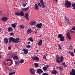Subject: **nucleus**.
Returning a JSON list of instances; mask_svg holds the SVG:
<instances>
[{
    "instance_id": "obj_1",
    "label": "nucleus",
    "mask_w": 75,
    "mask_h": 75,
    "mask_svg": "<svg viewBox=\"0 0 75 75\" xmlns=\"http://www.w3.org/2000/svg\"><path fill=\"white\" fill-rule=\"evenodd\" d=\"M71 3L70 1H69L68 0H66L64 6L67 8H70L71 7Z\"/></svg>"
},
{
    "instance_id": "obj_51",
    "label": "nucleus",
    "mask_w": 75,
    "mask_h": 75,
    "mask_svg": "<svg viewBox=\"0 0 75 75\" xmlns=\"http://www.w3.org/2000/svg\"><path fill=\"white\" fill-rule=\"evenodd\" d=\"M8 50H11V47L10 46H8Z\"/></svg>"
},
{
    "instance_id": "obj_8",
    "label": "nucleus",
    "mask_w": 75,
    "mask_h": 75,
    "mask_svg": "<svg viewBox=\"0 0 75 75\" xmlns=\"http://www.w3.org/2000/svg\"><path fill=\"white\" fill-rule=\"evenodd\" d=\"M35 24H36V22L35 21L33 20L30 22V23H29V24H30V25L33 26L34 25H35Z\"/></svg>"
},
{
    "instance_id": "obj_16",
    "label": "nucleus",
    "mask_w": 75,
    "mask_h": 75,
    "mask_svg": "<svg viewBox=\"0 0 75 75\" xmlns=\"http://www.w3.org/2000/svg\"><path fill=\"white\" fill-rule=\"evenodd\" d=\"M59 72L60 74H62V72L63 71V68L62 66H61L59 67Z\"/></svg>"
},
{
    "instance_id": "obj_59",
    "label": "nucleus",
    "mask_w": 75,
    "mask_h": 75,
    "mask_svg": "<svg viewBox=\"0 0 75 75\" xmlns=\"http://www.w3.org/2000/svg\"><path fill=\"white\" fill-rule=\"evenodd\" d=\"M62 64H63V65L64 66V65H65V63H64H64H62Z\"/></svg>"
},
{
    "instance_id": "obj_36",
    "label": "nucleus",
    "mask_w": 75,
    "mask_h": 75,
    "mask_svg": "<svg viewBox=\"0 0 75 75\" xmlns=\"http://www.w3.org/2000/svg\"><path fill=\"white\" fill-rule=\"evenodd\" d=\"M11 57H9L8 58L6 59L7 61H10L11 60Z\"/></svg>"
},
{
    "instance_id": "obj_39",
    "label": "nucleus",
    "mask_w": 75,
    "mask_h": 75,
    "mask_svg": "<svg viewBox=\"0 0 75 75\" xmlns=\"http://www.w3.org/2000/svg\"><path fill=\"white\" fill-rule=\"evenodd\" d=\"M19 62L17 61L16 62V60L15 61V64H16V65H19Z\"/></svg>"
},
{
    "instance_id": "obj_4",
    "label": "nucleus",
    "mask_w": 75,
    "mask_h": 75,
    "mask_svg": "<svg viewBox=\"0 0 75 75\" xmlns=\"http://www.w3.org/2000/svg\"><path fill=\"white\" fill-rule=\"evenodd\" d=\"M42 25V23H38L36 25V27L38 29H40V28H41Z\"/></svg>"
},
{
    "instance_id": "obj_57",
    "label": "nucleus",
    "mask_w": 75,
    "mask_h": 75,
    "mask_svg": "<svg viewBox=\"0 0 75 75\" xmlns=\"http://www.w3.org/2000/svg\"><path fill=\"white\" fill-rule=\"evenodd\" d=\"M28 44H31V42H28Z\"/></svg>"
},
{
    "instance_id": "obj_10",
    "label": "nucleus",
    "mask_w": 75,
    "mask_h": 75,
    "mask_svg": "<svg viewBox=\"0 0 75 75\" xmlns=\"http://www.w3.org/2000/svg\"><path fill=\"white\" fill-rule=\"evenodd\" d=\"M8 20V18L7 17H4L1 18V20L3 21H6Z\"/></svg>"
},
{
    "instance_id": "obj_35",
    "label": "nucleus",
    "mask_w": 75,
    "mask_h": 75,
    "mask_svg": "<svg viewBox=\"0 0 75 75\" xmlns=\"http://www.w3.org/2000/svg\"><path fill=\"white\" fill-rule=\"evenodd\" d=\"M22 6L23 7H25L27 4V3L24 4V3H23L22 4Z\"/></svg>"
},
{
    "instance_id": "obj_30",
    "label": "nucleus",
    "mask_w": 75,
    "mask_h": 75,
    "mask_svg": "<svg viewBox=\"0 0 75 75\" xmlns=\"http://www.w3.org/2000/svg\"><path fill=\"white\" fill-rule=\"evenodd\" d=\"M28 41H31V42H33L34 41V40H33V38H32L31 37H30L28 39Z\"/></svg>"
},
{
    "instance_id": "obj_9",
    "label": "nucleus",
    "mask_w": 75,
    "mask_h": 75,
    "mask_svg": "<svg viewBox=\"0 0 75 75\" xmlns=\"http://www.w3.org/2000/svg\"><path fill=\"white\" fill-rule=\"evenodd\" d=\"M70 75H75V69H72L70 73Z\"/></svg>"
},
{
    "instance_id": "obj_38",
    "label": "nucleus",
    "mask_w": 75,
    "mask_h": 75,
    "mask_svg": "<svg viewBox=\"0 0 75 75\" xmlns=\"http://www.w3.org/2000/svg\"><path fill=\"white\" fill-rule=\"evenodd\" d=\"M29 15H28V13H27L25 15V18L26 17H29Z\"/></svg>"
},
{
    "instance_id": "obj_19",
    "label": "nucleus",
    "mask_w": 75,
    "mask_h": 75,
    "mask_svg": "<svg viewBox=\"0 0 75 75\" xmlns=\"http://www.w3.org/2000/svg\"><path fill=\"white\" fill-rule=\"evenodd\" d=\"M31 33H32L31 29L30 28L28 29L27 32V34H31Z\"/></svg>"
},
{
    "instance_id": "obj_34",
    "label": "nucleus",
    "mask_w": 75,
    "mask_h": 75,
    "mask_svg": "<svg viewBox=\"0 0 75 75\" xmlns=\"http://www.w3.org/2000/svg\"><path fill=\"white\" fill-rule=\"evenodd\" d=\"M58 47L59 48V50H62V45H60L59 44L58 45Z\"/></svg>"
},
{
    "instance_id": "obj_7",
    "label": "nucleus",
    "mask_w": 75,
    "mask_h": 75,
    "mask_svg": "<svg viewBox=\"0 0 75 75\" xmlns=\"http://www.w3.org/2000/svg\"><path fill=\"white\" fill-rule=\"evenodd\" d=\"M59 59H60V60L59 61V62H57L58 64H59L60 62H63L64 59V56H62Z\"/></svg>"
},
{
    "instance_id": "obj_14",
    "label": "nucleus",
    "mask_w": 75,
    "mask_h": 75,
    "mask_svg": "<svg viewBox=\"0 0 75 75\" xmlns=\"http://www.w3.org/2000/svg\"><path fill=\"white\" fill-rule=\"evenodd\" d=\"M56 62L58 63V62H59V55H57L56 56Z\"/></svg>"
},
{
    "instance_id": "obj_60",
    "label": "nucleus",
    "mask_w": 75,
    "mask_h": 75,
    "mask_svg": "<svg viewBox=\"0 0 75 75\" xmlns=\"http://www.w3.org/2000/svg\"><path fill=\"white\" fill-rule=\"evenodd\" d=\"M11 40H10V39H9V43H10L11 42Z\"/></svg>"
},
{
    "instance_id": "obj_23",
    "label": "nucleus",
    "mask_w": 75,
    "mask_h": 75,
    "mask_svg": "<svg viewBox=\"0 0 75 75\" xmlns=\"http://www.w3.org/2000/svg\"><path fill=\"white\" fill-rule=\"evenodd\" d=\"M39 8L38 7V5L37 4H35V10H38Z\"/></svg>"
},
{
    "instance_id": "obj_21",
    "label": "nucleus",
    "mask_w": 75,
    "mask_h": 75,
    "mask_svg": "<svg viewBox=\"0 0 75 75\" xmlns=\"http://www.w3.org/2000/svg\"><path fill=\"white\" fill-rule=\"evenodd\" d=\"M42 44V40H40L38 43V45L39 46H41Z\"/></svg>"
},
{
    "instance_id": "obj_45",
    "label": "nucleus",
    "mask_w": 75,
    "mask_h": 75,
    "mask_svg": "<svg viewBox=\"0 0 75 75\" xmlns=\"http://www.w3.org/2000/svg\"><path fill=\"white\" fill-rule=\"evenodd\" d=\"M38 33V30H36L35 32V34H37Z\"/></svg>"
},
{
    "instance_id": "obj_3",
    "label": "nucleus",
    "mask_w": 75,
    "mask_h": 75,
    "mask_svg": "<svg viewBox=\"0 0 75 75\" xmlns=\"http://www.w3.org/2000/svg\"><path fill=\"white\" fill-rule=\"evenodd\" d=\"M58 38H60V40L61 41H65L64 39V36H62V34H59L58 35Z\"/></svg>"
},
{
    "instance_id": "obj_62",
    "label": "nucleus",
    "mask_w": 75,
    "mask_h": 75,
    "mask_svg": "<svg viewBox=\"0 0 75 75\" xmlns=\"http://www.w3.org/2000/svg\"><path fill=\"white\" fill-rule=\"evenodd\" d=\"M11 58H13V55H11Z\"/></svg>"
},
{
    "instance_id": "obj_49",
    "label": "nucleus",
    "mask_w": 75,
    "mask_h": 75,
    "mask_svg": "<svg viewBox=\"0 0 75 75\" xmlns=\"http://www.w3.org/2000/svg\"><path fill=\"white\" fill-rule=\"evenodd\" d=\"M3 63L4 64V65H5V66H7V63L5 62H4Z\"/></svg>"
},
{
    "instance_id": "obj_29",
    "label": "nucleus",
    "mask_w": 75,
    "mask_h": 75,
    "mask_svg": "<svg viewBox=\"0 0 75 75\" xmlns=\"http://www.w3.org/2000/svg\"><path fill=\"white\" fill-rule=\"evenodd\" d=\"M13 60L14 61H15V60H16V59H18V57L17 56H14L13 57Z\"/></svg>"
},
{
    "instance_id": "obj_32",
    "label": "nucleus",
    "mask_w": 75,
    "mask_h": 75,
    "mask_svg": "<svg viewBox=\"0 0 75 75\" xmlns=\"http://www.w3.org/2000/svg\"><path fill=\"white\" fill-rule=\"evenodd\" d=\"M42 69L43 71H46L47 70V69L46 67H44L42 68Z\"/></svg>"
},
{
    "instance_id": "obj_27",
    "label": "nucleus",
    "mask_w": 75,
    "mask_h": 75,
    "mask_svg": "<svg viewBox=\"0 0 75 75\" xmlns=\"http://www.w3.org/2000/svg\"><path fill=\"white\" fill-rule=\"evenodd\" d=\"M20 16H24V13L23 12V11H21L20 13Z\"/></svg>"
},
{
    "instance_id": "obj_26",
    "label": "nucleus",
    "mask_w": 75,
    "mask_h": 75,
    "mask_svg": "<svg viewBox=\"0 0 75 75\" xmlns=\"http://www.w3.org/2000/svg\"><path fill=\"white\" fill-rule=\"evenodd\" d=\"M69 54H70V55H71V56H72V57H74V52H71L70 51H69Z\"/></svg>"
},
{
    "instance_id": "obj_31",
    "label": "nucleus",
    "mask_w": 75,
    "mask_h": 75,
    "mask_svg": "<svg viewBox=\"0 0 75 75\" xmlns=\"http://www.w3.org/2000/svg\"><path fill=\"white\" fill-rule=\"evenodd\" d=\"M20 28L21 29H24V28H25V26H24L23 25H21Z\"/></svg>"
},
{
    "instance_id": "obj_58",
    "label": "nucleus",
    "mask_w": 75,
    "mask_h": 75,
    "mask_svg": "<svg viewBox=\"0 0 75 75\" xmlns=\"http://www.w3.org/2000/svg\"><path fill=\"white\" fill-rule=\"evenodd\" d=\"M12 73V75L13 74H16V72H13Z\"/></svg>"
},
{
    "instance_id": "obj_44",
    "label": "nucleus",
    "mask_w": 75,
    "mask_h": 75,
    "mask_svg": "<svg viewBox=\"0 0 75 75\" xmlns=\"http://www.w3.org/2000/svg\"><path fill=\"white\" fill-rule=\"evenodd\" d=\"M47 56H45L44 57H43V59H45L46 60H47V58H46Z\"/></svg>"
},
{
    "instance_id": "obj_43",
    "label": "nucleus",
    "mask_w": 75,
    "mask_h": 75,
    "mask_svg": "<svg viewBox=\"0 0 75 75\" xmlns=\"http://www.w3.org/2000/svg\"><path fill=\"white\" fill-rule=\"evenodd\" d=\"M71 30H73V31H75V26L73 27L72 28Z\"/></svg>"
},
{
    "instance_id": "obj_33",
    "label": "nucleus",
    "mask_w": 75,
    "mask_h": 75,
    "mask_svg": "<svg viewBox=\"0 0 75 75\" xmlns=\"http://www.w3.org/2000/svg\"><path fill=\"white\" fill-rule=\"evenodd\" d=\"M72 7H73L74 9V10H75V3H74V4H72ZM73 8V9H74L73 8Z\"/></svg>"
},
{
    "instance_id": "obj_2",
    "label": "nucleus",
    "mask_w": 75,
    "mask_h": 75,
    "mask_svg": "<svg viewBox=\"0 0 75 75\" xmlns=\"http://www.w3.org/2000/svg\"><path fill=\"white\" fill-rule=\"evenodd\" d=\"M39 1L40 3H38V5L40 7H42V8H45V4L44 2V1L43 0H39Z\"/></svg>"
},
{
    "instance_id": "obj_54",
    "label": "nucleus",
    "mask_w": 75,
    "mask_h": 75,
    "mask_svg": "<svg viewBox=\"0 0 75 75\" xmlns=\"http://www.w3.org/2000/svg\"><path fill=\"white\" fill-rule=\"evenodd\" d=\"M10 61V62H11V64H13V61H12V60H11L10 61Z\"/></svg>"
},
{
    "instance_id": "obj_61",
    "label": "nucleus",
    "mask_w": 75,
    "mask_h": 75,
    "mask_svg": "<svg viewBox=\"0 0 75 75\" xmlns=\"http://www.w3.org/2000/svg\"><path fill=\"white\" fill-rule=\"evenodd\" d=\"M54 1H56V2H58V0H54Z\"/></svg>"
},
{
    "instance_id": "obj_12",
    "label": "nucleus",
    "mask_w": 75,
    "mask_h": 75,
    "mask_svg": "<svg viewBox=\"0 0 75 75\" xmlns=\"http://www.w3.org/2000/svg\"><path fill=\"white\" fill-rule=\"evenodd\" d=\"M66 36L67 37L69 40H71V35H70V33L69 32H68L67 35H66Z\"/></svg>"
},
{
    "instance_id": "obj_52",
    "label": "nucleus",
    "mask_w": 75,
    "mask_h": 75,
    "mask_svg": "<svg viewBox=\"0 0 75 75\" xmlns=\"http://www.w3.org/2000/svg\"><path fill=\"white\" fill-rule=\"evenodd\" d=\"M10 35H14V33H11Z\"/></svg>"
},
{
    "instance_id": "obj_18",
    "label": "nucleus",
    "mask_w": 75,
    "mask_h": 75,
    "mask_svg": "<svg viewBox=\"0 0 75 75\" xmlns=\"http://www.w3.org/2000/svg\"><path fill=\"white\" fill-rule=\"evenodd\" d=\"M23 51L24 52V53L25 54H27L28 52V50L27 49H24Z\"/></svg>"
},
{
    "instance_id": "obj_6",
    "label": "nucleus",
    "mask_w": 75,
    "mask_h": 75,
    "mask_svg": "<svg viewBox=\"0 0 75 75\" xmlns=\"http://www.w3.org/2000/svg\"><path fill=\"white\" fill-rule=\"evenodd\" d=\"M37 72L39 74V75H41L43 72V71L41 69H37Z\"/></svg>"
},
{
    "instance_id": "obj_41",
    "label": "nucleus",
    "mask_w": 75,
    "mask_h": 75,
    "mask_svg": "<svg viewBox=\"0 0 75 75\" xmlns=\"http://www.w3.org/2000/svg\"><path fill=\"white\" fill-rule=\"evenodd\" d=\"M35 65L36 67V68H38V63H35Z\"/></svg>"
},
{
    "instance_id": "obj_5",
    "label": "nucleus",
    "mask_w": 75,
    "mask_h": 75,
    "mask_svg": "<svg viewBox=\"0 0 75 75\" xmlns=\"http://www.w3.org/2000/svg\"><path fill=\"white\" fill-rule=\"evenodd\" d=\"M33 60L37 61H39V58L37 56H32L31 57Z\"/></svg>"
},
{
    "instance_id": "obj_56",
    "label": "nucleus",
    "mask_w": 75,
    "mask_h": 75,
    "mask_svg": "<svg viewBox=\"0 0 75 75\" xmlns=\"http://www.w3.org/2000/svg\"><path fill=\"white\" fill-rule=\"evenodd\" d=\"M2 13V11H0V16H1V15Z\"/></svg>"
},
{
    "instance_id": "obj_47",
    "label": "nucleus",
    "mask_w": 75,
    "mask_h": 75,
    "mask_svg": "<svg viewBox=\"0 0 75 75\" xmlns=\"http://www.w3.org/2000/svg\"><path fill=\"white\" fill-rule=\"evenodd\" d=\"M26 47H27V48H31V45H28L26 46Z\"/></svg>"
},
{
    "instance_id": "obj_42",
    "label": "nucleus",
    "mask_w": 75,
    "mask_h": 75,
    "mask_svg": "<svg viewBox=\"0 0 75 75\" xmlns=\"http://www.w3.org/2000/svg\"><path fill=\"white\" fill-rule=\"evenodd\" d=\"M46 68H50V66L49 65H46Z\"/></svg>"
},
{
    "instance_id": "obj_55",
    "label": "nucleus",
    "mask_w": 75,
    "mask_h": 75,
    "mask_svg": "<svg viewBox=\"0 0 75 75\" xmlns=\"http://www.w3.org/2000/svg\"><path fill=\"white\" fill-rule=\"evenodd\" d=\"M9 75H13V74H12V72L9 73Z\"/></svg>"
},
{
    "instance_id": "obj_37",
    "label": "nucleus",
    "mask_w": 75,
    "mask_h": 75,
    "mask_svg": "<svg viewBox=\"0 0 75 75\" xmlns=\"http://www.w3.org/2000/svg\"><path fill=\"white\" fill-rule=\"evenodd\" d=\"M16 16H20V13L17 12L15 13Z\"/></svg>"
},
{
    "instance_id": "obj_48",
    "label": "nucleus",
    "mask_w": 75,
    "mask_h": 75,
    "mask_svg": "<svg viewBox=\"0 0 75 75\" xmlns=\"http://www.w3.org/2000/svg\"><path fill=\"white\" fill-rule=\"evenodd\" d=\"M25 18H26V19H27V20H29V17H26Z\"/></svg>"
},
{
    "instance_id": "obj_11",
    "label": "nucleus",
    "mask_w": 75,
    "mask_h": 75,
    "mask_svg": "<svg viewBox=\"0 0 75 75\" xmlns=\"http://www.w3.org/2000/svg\"><path fill=\"white\" fill-rule=\"evenodd\" d=\"M19 40H20V38H16V39H15L14 42L15 44L18 43V42H19Z\"/></svg>"
},
{
    "instance_id": "obj_13",
    "label": "nucleus",
    "mask_w": 75,
    "mask_h": 75,
    "mask_svg": "<svg viewBox=\"0 0 75 75\" xmlns=\"http://www.w3.org/2000/svg\"><path fill=\"white\" fill-rule=\"evenodd\" d=\"M65 17H66V18H65V21H66L67 23H68L69 24H71V22H69V19H68L69 18H68V17L66 16H65Z\"/></svg>"
},
{
    "instance_id": "obj_24",
    "label": "nucleus",
    "mask_w": 75,
    "mask_h": 75,
    "mask_svg": "<svg viewBox=\"0 0 75 75\" xmlns=\"http://www.w3.org/2000/svg\"><path fill=\"white\" fill-rule=\"evenodd\" d=\"M9 40H10L11 41H13L14 42V40H15V38L13 37H11L10 38Z\"/></svg>"
},
{
    "instance_id": "obj_15",
    "label": "nucleus",
    "mask_w": 75,
    "mask_h": 75,
    "mask_svg": "<svg viewBox=\"0 0 75 75\" xmlns=\"http://www.w3.org/2000/svg\"><path fill=\"white\" fill-rule=\"evenodd\" d=\"M58 73V71L54 69H53V71H52V74H54V75H57V74Z\"/></svg>"
},
{
    "instance_id": "obj_17",
    "label": "nucleus",
    "mask_w": 75,
    "mask_h": 75,
    "mask_svg": "<svg viewBox=\"0 0 75 75\" xmlns=\"http://www.w3.org/2000/svg\"><path fill=\"white\" fill-rule=\"evenodd\" d=\"M4 41V44H7L8 43V39L7 38H5Z\"/></svg>"
},
{
    "instance_id": "obj_46",
    "label": "nucleus",
    "mask_w": 75,
    "mask_h": 75,
    "mask_svg": "<svg viewBox=\"0 0 75 75\" xmlns=\"http://www.w3.org/2000/svg\"><path fill=\"white\" fill-rule=\"evenodd\" d=\"M72 48V46L70 45L69 46V50H71Z\"/></svg>"
},
{
    "instance_id": "obj_20",
    "label": "nucleus",
    "mask_w": 75,
    "mask_h": 75,
    "mask_svg": "<svg viewBox=\"0 0 75 75\" xmlns=\"http://www.w3.org/2000/svg\"><path fill=\"white\" fill-rule=\"evenodd\" d=\"M30 73L31 74H35V72H34V71H35V70L33 68H31L30 69Z\"/></svg>"
},
{
    "instance_id": "obj_25",
    "label": "nucleus",
    "mask_w": 75,
    "mask_h": 75,
    "mask_svg": "<svg viewBox=\"0 0 75 75\" xmlns=\"http://www.w3.org/2000/svg\"><path fill=\"white\" fill-rule=\"evenodd\" d=\"M29 9V7H27L26 8H23L22 10L24 11H27V10H28Z\"/></svg>"
},
{
    "instance_id": "obj_28",
    "label": "nucleus",
    "mask_w": 75,
    "mask_h": 75,
    "mask_svg": "<svg viewBox=\"0 0 75 75\" xmlns=\"http://www.w3.org/2000/svg\"><path fill=\"white\" fill-rule=\"evenodd\" d=\"M11 26L14 29H15L16 28V25L15 24V23L12 24Z\"/></svg>"
},
{
    "instance_id": "obj_50",
    "label": "nucleus",
    "mask_w": 75,
    "mask_h": 75,
    "mask_svg": "<svg viewBox=\"0 0 75 75\" xmlns=\"http://www.w3.org/2000/svg\"><path fill=\"white\" fill-rule=\"evenodd\" d=\"M15 46L17 48L18 47V46L16 44L15 45Z\"/></svg>"
},
{
    "instance_id": "obj_53",
    "label": "nucleus",
    "mask_w": 75,
    "mask_h": 75,
    "mask_svg": "<svg viewBox=\"0 0 75 75\" xmlns=\"http://www.w3.org/2000/svg\"><path fill=\"white\" fill-rule=\"evenodd\" d=\"M70 33H75V32L74 31L71 30L70 31Z\"/></svg>"
},
{
    "instance_id": "obj_64",
    "label": "nucleus",
    "mask_w": 75,
    "mask_h": 75,
    "mask_svg": "<svg viewBox=\"0 0 75 75\" xmlns=\"http://www.w3.org/2000/svg\"><path fill=\"white\" fill-rule=\"evenodd\" d=\"M74 53H75V49L74 50Z\"/></svg>"
},
{
    "instance_id": "obj_63",
    "label": "nucleus",
    "mask_w": 75,
    "mask_h": 75,
    "mask_svg": "<svg viewBox=\"0 0 75 75\" xmlns=\"http://www.w3.org/2000/svg\"><path fill=\"white\" fill-rule=\"evenodd\" d=\"M64 67H67V65H66V64H65V65H64Z\"/></svg>"
},
{
    "instance_id": "obj_22",
    "label": "nucleus",
    "mask_w": 75,
    "mask_h": 75,
    "mask_svg": "<svg viewBox=\"0 0 75 75\" xmlns=\"http://www.w3.org/2000/svg\"><path fill=\"white\" fill-rule=\"evenodd\" d=\"M8 30L9 32L12 31L13 30V29L12 27H10L9 28H8Z\"/></svg>"
},
{
    "instance_id": "obj_40",
    "label": "nucleus",
    "mask_w": 75,
    "mask_h": 75,
    "mask_svg": "<svg viewBox=\"0 0 75 75\" xmlns=\"http://www.w3.org/2000/svg\"><path fill=\"white\" fill-rule=\"evenodd\" d=\"M24 60L23 59H21L20 61V63L21 64H23V63H24Z\"/></svg>"
}]
</instances>
